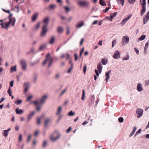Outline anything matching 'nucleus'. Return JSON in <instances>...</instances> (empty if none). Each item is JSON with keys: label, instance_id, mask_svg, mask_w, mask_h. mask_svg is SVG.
Here are the masks:
<instances>
[{"label": "nucleus", "instance_id": "f257e3e1", "mask_svg": "<svg viewBox=\"0 0 149 149\" xmlns=\"http://www.w3.org/2000/svg\"><path fill=\"white\" fill-rule=\"evenodd\" d=\"M46 97L47 96L45 95L41 98L40 101L38 100L31 102L32 103H34L36 105V106L37 107L36 109L37 111L40 110V109L42 107L43 104L45 102Z\"/></svg>", "mask_w": 149, "mask_h": 149}, {"label": "nucleus", "instance_id": "f03ea898", "mask_svg": "<svg viewBox=\"0 0 149 149\" xmlns=\"http://www.w3.org/2000/svg\"><path fill=\"white\" fill-rule=\"evenodd\" d=\"M10 20L8 22H6L4 23L2 22V20H0V25L1 26V27L2 28L4 29H5L8 30V27L10 24L11 22L13 21L12 26H13L15 24V19H10Z\"/></svg>", "mask_w": 149, "mask_h": 149}, {"label": "nucleus", "instance_id": "7ed1b4c3", "mask_svg": "<svg viewBox=\"0 0 149 149\" xmlns=\"http://www.w3.org/2000/svg\"><path fill=\"white\" fill-rule=\"evenodd\" d=\"M53 61V58L51 57L50 54L49 53H48L47 55L46 56V59L43 62V65H45L46 63V62H49L48 67H50L52 64Z\"/></svg>", "mask_w": 149, "mask_h": 149}, {"label": "nucleus", "instance_id": "20e7f679", "mask_svg": "<svg viewBox=\"0 0 149 149\" xmlns=\"http://www.w3.org/2000/svg\"><path fill=\"white\" fill-rule=\"evenodd\" d=\"M48 22L49 19H44L43 20V22L45 23V24L43 26L42 28V31L41 34V35L42 36H45L46 34L47 31V26Z\"/></svg>", "mask_w": 149, "mask_h": 149}, {"label": "nucleus", "instance_id": "39448f33", "mask_svg": "<svg viewBox=\"0 0 149 149\" xmlns=\"http://www.w3.org/2000/svg\"><path fill=\"white\" fill-rule=\"evenodd\" d=\"M60 136V134L58 132H56L54 134L51 135L50 139L52 141L54 142Z\"/></svg>", "mask_w": 149, "mask_h": 149}, {"label": "nucleus", "instance_id": "423d86ee", "mask_svg": "<svg viewBox=\"0 0 149 149\" xmlns=\"http://www.w3.org/2000/svg\"><path fill=\"white\" fill-rule=\"evenodd\" d=\"M141 0H140V2L141 5L142 6V8L141 11V14L142 15L146 10V0H143L142 3H141Z\"/></svg>", "mask_w": 149, "mask_h": 149}, {"label": "nucleus", "instance_id": "0eeeda50", "mask_svg": "<svg viewBox=\"0 0 149 149\" xmlns=\"http://www.w3.org/2000/svg\"><path fill=\"white\" fill-rule=\"evenodd\" d=\"M20 64L22 69L24 70H26L27 68V64L26 61L24 60H22L20 61Z\"/></svg>", "mask_w": 149, "mask_h": 149}, {"label": "nucleus", "instance_id": "6e6552de", "mask_svg": "<svg viewBox=\"0 0 149 149\" xmlns=\"http://www.w3.org/2000/svg\"><path fill=\"white\" fill-rule=\"evenodd\" d=\"M143 110L141 108H139L136 111V113L137 114V117L139 118L143 115Z\"/></svg>", "mask_w": 149, "mask_h": 149}, {"label": "nucleus", "instance_id": "1a4fd4ad", "mask_svg": "<svg viewBox=\"0 0 149 149\" xmlns=\"http://www.w3.org/2000/svg\"><path fill=\"white\" fill-rule=\"evenodd\" d=\"M78 3L80 6H87L89 4L88 2L87 1H80Z\"/></svg>", "mask_w": 149, "mask_h": 149}, {"label": "nucleus", "instance_id": "9d476101", "mask_svg": "<svg viewBox=\"0 0 149 149\" xmlns=\"http://www.w3.org/2000/svg\"><path fill=\"white\" fill-rule=\"evenodd\" d=\"M129 41V38L125 36H124L122 39V43L123 45L125 44L128 43Z\"/></svg>", "mask_w": 149, "mask_h": 149}, {"label": "nucleus", "instance_id": "9b49d317", "mask_svg": "<svg viewBox=\"0 0 149 149\" xmlns=\"http://www.w3.org/2000/svg\"><path fill=\"white\" fill-rule=\"evenodd\" d=\"M120 53L118 50L116 51L114 53L113 55V58L116 59H117L120 57Z\"/></svg>", "mask_w": 149, "mask_h": 149}, {"label": "nucleus", "instance_id": "f8f14e48", "mask_svg": "<svg viewBox=\"0 0 149 149\" xmlns=\"http://www.w3.org/2000/svg\"><path fill=\"white\" fill-rule=\"evenodd\" d=\"M35 112L34 111L31 112L30 113L28 116L27 119V122H28L31 119L32 117L35 113Z\"/></svg>", "mask_w": 149, "mask_h": 149}, {"label": "nucleus", "instance_id": "ddd939ff", "mask_svg": "<svg viewBox=\"0 0 149 149\" xmlns=\"http://www.w3.org/2000/svg\"><path fill=\"white\" fill-rule=\"evenodd\" d=\"M24 86L25 87L24 92L26 93L27 92L28 89L30 87L29 84L28 83H25L24 84Z\"/></svg>", "mask_w": 149, "mask_h": 149}, {"label": "nucleus", "instance_id": "4468645a", "mask_svg": "<svg viewBox=\"0 0 149 149\" xmlns=\"http://www.w3.org/2000/svg\"><path fill=\"white\" fill-rule=\"evenodd\" d=\"M16 113L17 114H20L23 113H24V111L22 109H19L17 108L16 109Z\"/></svg>", "mask_w": 149, "mask_h": 149}, {"label": "nucleus", "instance_id": "2eb2a0df", "mask_svg": "<svg viewBox=\"0 0 149 149\" xmlns=\"http://www.w3.org/2000/svg\"><path fill=\"white\" fill-rule=\"evenodd\" d=\"M84 24V22L83 21H81L78 22L76 25L77 28H79L83 26Z\"/></svg>", "mask_w": 149, "mask_h": 149}, {"label": "nucleus", "instance_id": "dca6fc26", "mask_svg": "<svg viewBox=\"0 0 149 149\" xmlns=\"http://www.w3.org/2000/svg\"><path fill=\"white\" fill-rule=\"evenodd\" d=\"M97 68L99 72V73H101V72L102 67L100 63L99 64H98L97 65Z\"/></svg>", "mask_w": 149, "mask_h": 149}, {"label": "nucleus", "instance_id": "f3484780", "mask_svg": "<svg viewBox=\"0 0 149 149\" xmlns=\"http://www.w3.org/2000/svg\"><path fill=\"white\" fill-rule=\"evenodd\" d=\"M137 90L139 92H140L143 90L142 86L141 84H138L137 85Z\"/></svg>", "mask_w": 149, "mask_h": 149}, {"label": "nucleus", "instance_id": "a211bd4d", "mask_svg": "<svg viewBox=\"0 0 149 149\" xmlns=\"http://www.w3.org/2000/svg\"><path fill=\"white\" fill-rule=\"evenodd\" d=\"M57 31L59 33H62L63 31V29L61 27L59 26L58 27Z\"/></svg>", "mask_w": 149, "mask_h": 149}, {"label": "nucleus", "instance_id": "6ab92c4d", "mask_svg": "<svg viewBox=\"0 0 149 149\" xmlns=\"http://www.w3.org/2000/svg\"><path fill=\"white\" fill-rule=\"evenodd\" d=\"M107 59L102 58V62L103 65L106 64L107 63Z\"/></svg>", "mask_w": 149, "mask_h": 149}, {"label": "nucleus", "instance_id": "aec40b11", "mask_svg": "<svg viewBox=\"0 0 149 149\" xmlns=\"http://www.w3.org/2000/svg\"><path fill=\"white\" fill-rule=\"evenodd\" d=\"M117 15V12H115L113 13H111L110 15V19H113Z\"/></svg>", "mask_w": 149, "mask_h": 149}, {"label": "nucleus", "instance_id": "412c9836", "mask_svg": "<svg viewBox=\"0 0 149 149\" xmlns=\"http://www.w3.org/2000/svg\"><path fill=\"white\" fill-rule=\"evenodd\" d=\"M100 4L102 6H106V4L105 1L102 0H100L99 1Z\"/></svg>", "mask_w": 149, "mask_h": 149}, {"label": "nucleus", "instance_id": "4be33fe9", "mask_svg": "<svg viewBox=\"0 0 149 149\" xmlns=\"http://www.w3.org/2000/svg\"><path fill=\"white\" fill-rule=\"evenodd\" d=\"M55 41V38L54 37H52L51 38V39H50L49 41V43L52 44Z\"/></svg>", "mask_w": 149, "mask_h": 149}, {"label": "nucleus", "instance_id": "5701e85b", "mask_svg": "<svg viewBox=\"0 0 149 149\" xmlns=\"http://www.w3.org/2000/svg\"><path fill=\"white\" fill-rule=\"evenodd\" d=\"M50 121L49 118H47L44 121L45 125L46 126Z\"/></svg>", "mask_w": 149, "mask_h": 149}, {"label": "nucleus", "instance_id": "b1692460", "mask_svg": "<svg viewBox=\"0 0 149 149\" xmlns=\"http://www.w3.org/2000/svg\"><path fill=\"white\" fill-rule=\"evenodd\" d=\"M146 38L145 35H142L138 39L139 40H142Z\"/></svg>", "mask_w": 149, "mask_h": 149}, {"label": "nucleus", "instance_id": "393cba45", "mask_svg": "<svg viewBox=\"0 0 149 149\" xmlns=\"http://www.w3.org/2000/svg\"><path fill=\"white\" fill-rule=\"evenodd\" d=\"M117 2L120 4H122V6L124 5L125 0H116Z\"/></svg>", "mask_w": 149, "mask_h": 149}, {"label": "nucleus", "instance_id": "a878e982", "mask_svg": "<svg viewBox=\"0 0 149 149\" xmlns=\"http://www.w3.org/2000/svg\"><path fill=\"white\" fill-rule=\"evenodd\" d=\"M85 95V90L84 89L82 91V97L81 98V99L83 101H84V100Z\"/></svg>", "mask_w": 149, "mask_h": 149}, {"label": "nucleus", "instance_id": "bb28decb", "mask_svg": "<svg viewBox=\"0 0 149 149\" xmlns=\"http://www.w3.org/2000/svg\"><path fill=\"white\" fill-rule=\"evenodd\" d=\"M38 13H35L33 16L32 19H36L38 17Z\"/></svg>", "mask_w": 149, "mask_h": 149}, {"label": "nucleus", "instance_id": "cd10ccee", "mask_svg": "<svg viewBox=\"0 0 149 149\" xmlns=\"http://www.w3.org/2000/svg\"><path fill=\"white\" fill-rule=\"evenodd\" d=\"M22 102V101L21 100H18L15 102V103L17 105H18L21 104Z\"/></svg>", "mask_w": 149, "mask_h": 149}, {"label": "nucleus", "instance_id": "c85d7f7f", "mask_svg": "<svg viewBox=\"0 0 149 149\" xmlns=\"http://www.w3.org/2000/svg\"><path fill=\"white\" fill-rule=\"evenodd\" d=\"M61 109L62 108H61V107H58V111H57V113H56L57 115H58L60 113L61 111Z\"/></svg>", "mask_w": 149, "mask_h": 149}, {"label": "nucleus", "instance_id": "c756f323", "mask_svg": "<svg viewBox=\"0 0 149 149\" xmlns=\"http://www.w3.org/2000/svg\"><path fill=\"white\" fill-rule=\"evenodd\" d=\"M11 72H13V71H15L16 70V65H15V66L13 67H12L10 68Z\"/></svg>", "mask_w": 149, "mask_h": 149}, {"label": "nucleus", "instance_id": "7c9ffc66", "mask_svg": "<svg viewBox=\"0 0 149 149\" xmlns=\"http://www.w3.org/2000/svg\"><path fill=\"white\" fill-rule=\"evenodd\" d=\"M136 128L135 127H134V129L132 131V132L131 134L130 135V137H131L132 135H133L134 133L136 131Z\"/></svg>", "mask_w": 149, "mask_h": 149}, {"label": "nucleus", "instance_id": "2f4dec72", "mask_svg": "<svg viewBox=\"0 0 149 149\" xmlns=\"http://www.w3.org/2000/svg\"><path fill=\"white\" fill-rule=\"evenodd\" d=\"M56 6V5H55L52 4L49 7V8L51 9H53L55 8V7Z\"/></svg>", "mask_w": 149, "mask_h": 149}, {"label": "nucleus", "instance_id": "473e14b6", "mask_svg": "<svg viewBox=\"0 0 149 149\" xmlns=\"http://www.w3.org/2000/svg\"><path fill=\"white\" fill-rule=\"evenodd\" d=\"M74 113L72 111H70L68 113V115L69 116H74Z\"/></svg>", "mask_w": 149, "mask_h": 149}, {"label": "nucleus", "instance_id": "72a5a7b5", "mask_svg": "<svg viewBox=\"0 0 149 149\" xmlns=\"http://www.w3.org/2000/svg\"><path fill=\"white\" fill-rule=\"evenodd\" d=\"M40 23L39 22L35 26V27L36 29H38L40 26Z\"/></svg>", "mask_w": 149, "mask_h": 149}, {"label": "nucleus", "instance_id": "f704fd0d", "mask_svg": "<svg viewBox=\"0 0 149 149\" xmlns=\"http://www.w3.org/2000/svg\"><path fill=\"white\" fill-rule=\"evenodd\" d=\"M67 90V88H65L64 89L63 91L61 92V93L60 94V96H62L66 92V90Z\"/></svg>", "mask_w": 149, "mask_h": 149}, {"label": "nucleus", "instance_id": "c9c22d12", "mask_svg": "<svg viewBox=\"0 0 149 149\" xmlns=\"http://www.w3.org/2000/svg\"><path fill=\"white\" fill-rule=\"evenodd\" d=\"M7 92L9 94V95L10 96H12L11 91V88L10 87L9 88V89L8 91Z\"/></svg>", "mask_w": 149, "mask_h": 149}, {"label": "nucleus", "instance_id": "e433bc0d", "mask_svg": "<svg viewBox=\"0 0 149 149\" xmlns=\"http://www.w3.org/2000/svg\"><path fill=\"white\" fill-rule=\"evenodd\" d=\"M136 0H128V2L130 4H132L134 3Z\"/></svg>", "mask_w": 149, "mask_h": 149}, {"label": "nucleus", "instance_id": "4c0bfd02", "mask_svg": "<svg viewBox=\"0 0 149 149\" xmlns=\"http://www.w3.org/2000/svg\"><path fill=\"white\" fill-rule=\"evenodd\" d=\"M128 19H123L121 22V24L124 25Z\"/></svg>", "mask_w": 149, "mask_h": 149}, {"label": "nucleus", "instance_id": "58836bf2", "mask_svg": "<svg viewBox=\"0 0 149 149\" xmlns=\"http://www.w3.org/2000/svg\"><path fill=\"white\" fill-rule=\"evenodd\" d=\"M116 40H113L112 42V47H113L116 44Z\"/></svg>", "mask_w": 149, "mask_h": 149}, {"label": "nucleus", "instance_id": "ea45409f", "mask_svg": "<svg viewBox=\"0 0 149 149\" xmlns=\"http://www.w3.org/2000/svg\"><path fill=\"white\" fill-rule=\"evenodd\" d=\"M141 131V129H139L136 133L134 135V136H136V135H138L139 134H140Z\"/></svg>", "mask_w": 149, "mask_h": 149}, {"label": "nucleus", "instance_id": "a19ab883", "mask_svg": "<svg viewBox=\"0 0 149 149\" xmlns=\"http://www.w3.org/2000/svg\"><path fill=\"white\" fill-rule=\"evenodd\" d=\"M118 121L120 123H122L124 119L123 117H120L118 119Z\"/></svg>", "mask_w": 149, "mask_h": 149}, {"label": "nucleus", "instance_id": "79ce46f5", "mask_svg": "<svg viewBox=\"0 0 149 149\" xmlns=\"http://www.w3.org/2000/svg\"><path fill=\"white\" fill-rule=\"evenodd\" d=\"M106 76L107 77L106 79V80H107V79H108L109 78V73H107V72L106 73Z\"/></svg>", "mask_w": 149, "mask_h": 149}, {"label": "nucleus", "instance_id": "37998d69", "mask_svg": "<svg viewBox=\"0 0 149 149\" xmlns=\"http://www.w3.org/2000/svg\"><path fill=\"white\" fill-rule=\"evenodd\" d=\"M145 19H149V11L148 12L146 15Z\"/></svg>", "mask_w": 149, "mask_h": 149}, {"label": "nucleus", "instance_id": "c03bdc74", "mask_svg": "<svg viewBox=\"0 0 149 149\" xmlns=\"http://www.w3.org/2000/svg\"><path fill=\"white\" fill-rule=\"evenodd\" d=\"M64 8L65 10L67 12H68L70 10V8L68 7H64Z\"/></svg>", "mask_w": 149, "mask_h": 149}, {"label": "nucleus", "instance_id": "a18cd8bd", "mask_svg": "<svg viewBox=\"0 0 149 149\" xmlns=\"http://www.w3.org/2000/svg\"><path fill=\"white\" fill-rule=\"evenodd\" d=\"M148 42H147L145 45V51L147 49L148 47Z\"/></svg>", "mask_w": 149, "mask_h": 149}, {"label": "nucleus", "instance_id": "49530a36", "mask_svg": "<svg viewBox=\"0 0 149 149\" xmlns=\"http://www.w3.org/2000/svg\"><path fill=\"white\" fill-rule=\"evenodd\" d=\"M110 8V7H106L105 8V10H104L103 11H104V13H106L109 10Z\"/></svg>", "mask_w": 149, "mask_h": 149}, {"label": "nucleus", "instance_id": "de8ad7c7", "mask_svg": "<svg viewBox=\"0 0 149 149\" xmlns=\"http://www.w3.org/2000/svg\"><path fill=\"white\" fill-rule=\"evenodd\" d=\"M45 45L41 46L40 47L39 50H41L43 49H44L45 48Z\"/></svg>", "mask_w": 149, "mask_h": 149}, {"label": "nucleus", "instance_id": "09e8293b", "mask_svg": "<svg viewBox=\"0 0 149 149\" xmlns=\"http://www.w3.org/2000/svg\"><path fill=\"white\" fill-rule=\"evenodd\" d=\"M86 65H85L84 66V70H83V72H84L85 73H86Z\"/></svg>", "mask_w": 149, "mask_h": 149}, {"label": "nucleus", "instance_id": "8fccbe9b", "mask_svg": "<svg viewBox=\"0 0 149 149\" xmlns=\"http://www.w3.org/2000/svg\"><path fill=\"white\" fill-rule=\"evenodd\" d=\"M134 50L136 52L137 54H139V50L136 48H134Z\"/></svg>", "mask_w": 149, "mask_h": 149}, {"label": "nucleus", "instance_id": "3c124183", "mask_svg": "<svg viewBox=\"0 0 149 149\" xmlns=\"http://www.w3.org/2000/svg\"><path fill=\"white\" fill-rule=\"evenodd\" d=\"M4 136L5 137L8 134V133L7 132V131L4 130Z\"/></svg>", "mask_w": 149, "mask_h": 149}, {"label": "nucleus", "instance_id": "603ef678", "mask_svg": "<svg viewBox=\"0 0 149 149\" xmlns=\"http://www.w3.org/2000/svg\"><path fill=\"white\" fill-rule=\"evenodd\" d=\"M22 135L21 134H20L19 136V141H22Z\"/></svg>", "mask_w": 149, "mask_h": 149}, {"label": "nucleus", "instance_id": "864d4df0", "mask_svg": "<svg viewBox=\"0 0 149 149\" xmlns=\"http://www.w3.org/2000/svg\"><path fill=\"white\" fill-rule=\"evenodd\" d=\"M10 87H13V81H11L10 82Z\"/></svg>", "mask_w": 149, "mask_h": 149}, {"label": "nucleus", "instance_id": "5fc2aeb1", "mask_svg": "<svg viewBox=\"0 0 149 149\" xmlns=\"http://www.w3.org/2000/svg\"><path fill=\"white\" fill-rule=\"evenodd\" d=\"M41 120L40 118H38L37 120V123L38 124H40V120Z\"/></svg>", "mask_w": 149, "mask_h": 149}, {"label": "nucleus", "instance_id": "6e6d98bb", "mask_svg": "<svg viewBox=\"0 0 149 149\" xmlns=\"http://www.w3.org/2000/svg\"><path fill=\"white\" fill-rule=\"evenodd\" d=\"M71 130V127H70L68 129V130L66 131V132L67 133L69 132Z\"/></svg>", "mask_w": 149, "mask_h": 149}, {"label": "nucleus", "instance_id": "4d7b16f0", "mask_svg": "<svg viewBox=\"0 0 149 149\" xmlns=\"http://www.w3.org/2000/svg\"><path fill=\"white\" fill-rule=\"evenodd\" d=\"M145 84L146 85H148L149 84V80H146L145 81Z\"/></svg>", "mask_w": 149, "mask_h": 149}, {"label": "nucleus", "instance_id": "13d9d810", "mask_svg": "<svg viewBox=\"0 0 149 149\" xmlns=\"http://www.w3.org/2000/svg\"><path fill=\"white\" fill-rule=\"evenodd\" d=\"M70 33V31L69 28H68L67 29V34H69Z\"/></svg>", "mask_w": 149, "mask_h": 149}, {"label": "nucleus", "instance_id": "bf43d9fd", "mask_svg": "<svg viewBox=\"0 0 149 149\" xmlns=\"http://www.w3.org/2000/svg\"><path fill=\"white\" fill-rule=\"evenodd\" d=\"M31 135H29V136H28V139L27 140V142H29L30 141V139L31 138Z\"/></svg>", "mask_w": 149, "mask_h": 149}, {"label": "nucleus", "instance_id": "052dcab7", "mask_svg": "<svg viewBox=\"0 0 149 149\" xmlns=\"http://www.w3.org/2000/svg\"><path fill=\"white\" fill-rule=\"evenodd\" d=\"M95 72L96 74V75L97 76H99V73H98V72L97 71V70H96V69H95Z\"/></svg>", "mask_w": 149, "mask_h": 149}, {"label": "nucleus", "instance_id": "680f3d73", "mask_svg": "<svg viewBox=\"0 0 149 149\" xmlns=\"http://www.w3.org/2000/svg\"><path fill=\"white\" fill-rule=\"evenodd\" d=\"M148 19H143V24H145L148 21Z\"/></svg>", "mask_w": 149, "mask_h": 149}, {"label": "nucleus", "instance_id": "e2e57ef3", "mask_svg": "<svg viewBox=\"0 0 149 149\" xmlns=\"http://www.w3.org/2000/svg\"><path fill=\"white\" fill-rule=\"evenodd\" d=\"M129 58V56H128L127 57H125L123 59V61L128 60Z\"/></svg>", "mask_w": 149, "mask_h": 149}, {"label": "nucleus", "instance_id": "0e129e2a", "mask_svg": "<svg viewBox=\"0 0 149 149\" xmlns=\"http://www.w3.org/2000/svg\"><path fill=\"white\" fill-rule=\"evenodd\" d=\"M66 59L67 60L70 57V55L68 54H66Z\"/></svg>", "mask_w": 149, "mask_h": 149}, {"label": "nucleus", "instance_id": "69168bd1", "mask_svg": "<svg viewBox=\"0 0 149 149\" xmlns=\"http://www.w3.org/2000/svg\"><path fill=\"white\" fill-rule=\"evenodd\" d=\"M32 98V96H30L27 97V101H29L30 99H31Z\"/></svg>", "mask_w": 149, "mask_h": 149}, {"label": "nucleus", "instance_id": "338daca9", "mask_svg": "<svg viewBox=\"0 0 149 149\" xmlns=\"http://www.w3.org/2000/svg\"><path fill=\"white\" fill-rule=\"evenodd\" d=\"M84 41V39L82 38L80 42V45H82L83 42Z\"/></svg>", "mask_w": 149, "mask_h": 149}, {"label": "nucleus", "instance_id": "774afa93", "mask_svg": "<svg viewBox=\"0 0 149 149\" xmlns=\"http://www.w3.org/2000/svg\"><path fill=\"white\" fill-rule=\"evenodd\" d=\"M74 56H75V61H76L77 59V55L76 54H74Z\"/></svg>", "mask_w": 149, "mask_h": 149}]
</instances>
